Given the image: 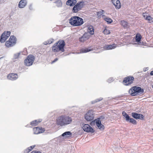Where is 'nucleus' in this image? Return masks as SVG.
Segmentation results:
<instances>
[{"label": "nucleus", "mask_w": 153, "mask_h": 153, "mask_svg": "<svg viewBox=\"0 0 153 153\" xmlns=\"http://www.w3.org/2000/svg\"><path fill=\"white\" fill-rule=\"evenodd\" d=\"M132 117L135 119H139L140 120H143L144 117L141 114H138L136 112H132L131 113Z\"/></svg>", "instance_id": "f8f14e48"}, {"label": "nucleus", "mask_w": 153, "mask_h": 153, "mask_svg": "<svg viewBox=\"0 0 153 153\" xmlns=\"http://www.w3.org/2000/svg\"><path fill=\"white\" fill-rule=\"evenodd\" d=\"M55 3L56 4V6L58 7H61L62 6V3L61 0H57Z\"/></svg>", "instance_id": "cd10ccee"}, {"label": "nucleus", "mask_w": 153, "mask_h": 153, "mask_svg": "<svg viewBox=\"0 0 153 153\" xmlns=\"http://www.w3.org/2000/svg\"><path fill=\"white\" fill-rule=\"evenodd\" d=\"M114 79L112 77H110L107 80V81L108 83H110L113 81Z\"/></svg>", "instance_id": "79ce46f5"}, {"label": "nucleus", "mask_w": 153, "mask_h": 153, "mask_svg": "<svg viewBox=\"0 0 153 153\" xmlns=\"http://www.w3.org/2000/svg\"><path fill=\"white\" fill-rule=\"evenodd\" d=\"M121 23L122 25L124 28L126 29L128 28V23L127 22L124 20H122Z\"/></svg>", "instance_id": "bb28decb"}, {"label": "nucleus", "mask_w": 153, "mask_h": 153, "mask_svg": "<svg viewBox=\"0 0 153 153\" xmlns=\"http://www.w3.org/2000/svg\"><path fill=\"white\" fill-rule=\"evenodd\" d=\"M58 59L57 58H55L51 62V64H53L57 61L58 60Z\"/></svg>", "instance_id": "a18cd8bd"}, {"label": "nucleus", "mask_w": 153, "mask_h": 153, "mask_svg": "<svg viewBox=\"0 0 153 153\" xmlns=\"http://www.w3.org/2000/svg\"><path fill=\"white\" fill-rule=\"evenodd\" d=\"M111 2L115 6V8L118 9L121 7V3L119 0H111Z\"/></svg>", "instance_id": "dca6fc26"}, {"label": "nucleus", "mask_w": 153, "mask_h": 153, "mask_svg": "<svg viewBox=\"0 0 153 153\" xmlns=\"http://www.w3.org/2000/svg\"><path fill=\"white\" fill-rule=\"evenodd\" d=\"M64 116L65 126L70 124L72 121L71 117L66 115H64Z\"/></svg>", "instance_id": "f3484780"}, {"label": "nucleus", "mask_w": 153, "mask_h": 153, "mask_svg": "<svg viewBox=\"0 0 153 153\" xmlns=\"http://www.w3.org/2000/svg\"><path fill=\"white\" fill-rule=\"evenodd\" d=\"M122 115L125 117V120L128 122H129L134 125L137 124L136 121L133 118L130 117L128 114H127L125 111L122 112Z\"/></svg>", "instance_id": "39448f33"}, {"label": "nucleus", "mask_w": 153, "mask_h": 153, "mask_svg": "<svg viewBox=\"0 0 153 153\" xmlns=\"http://www.w3.org/2000/svg\"><path fill=\"white\" fill-rule=\"evenodd\" d=\"M38 130H39V131H38V133H41L45 131V130H44V128H39Z\"/></svg>", "instance_id": "ea45409f"}, {"label": "nucleus", "mask_w": 153, "mask_h": 153, "mask_svg": "<svg viewBox=\"0 0 153 153\" xmlns=\"http://www.w3.org/2000/svg\"><path fill=\"white\" fill-rule=\"evenodd\" d=\"M2 58V57L0 58V59H1V58Z\"/></svg>", "instance_id": "603ef678"}, {"label": "nucleus", "mask_w": 153, "mask_h": 153, "mask_svg": "<svg viewBox=\"0 0 153 153\" xmlns=\"http://www.w3.org/2000/svg\"><path fill=\"white\" fill-rule=\"evenodd\" d=\"M150 74L151 76H153V71H151V72L150 73Z\"/></svg>", "instance_id": "8fccbe9b"}, {"label": "nucleus", "mask_w": 153, "mask_h": 153, "mask_svg": "<svg viewBox=\"0 0 153 153\" xmlns=\"http://www.w3.org/2000/svg\"><path fill=\"white\" fill-rule=\"evenodd\" d=\"M27 4L26 0H21L19 3L18 7L19 8H23Z\"/></svg>", "instance_id": "6ab92c4d"}, {"label": "nucleus", "mask_w": 153, "mask_h": 153, "mask_svg": "<svg viewBox=\"0 0 153 153\" xmlns=\"http://www.w3.org/2000/svg\"><path fill=\"white\" fill-rule=\"evenodd\" d=\"M87 31L90 35H92L94 34V29L93 27L91 25L88 26Z\"/></svg>", "instance_id": "5701e85b"}, {"label": "nucleus", "mask_w": 153, "mask_h": 153, "mask_svg": "<svg viewBox=\"0 0 153 153\" xmlns=\"http://www.w3.org/2000/svg\"><path fill=\"white\" fill-rule=\"evenodd\" d=\"M103 33L107 35L109 34L110 32L109 30L105 28L103 30Z\"/></svg>", "instance_id": "4c0bfd02"}, {"label": "nucleus", "mask_w": 153, "mask_h": 153, "mask_svg": "<svg viewBox=\"0 0 153 153\" xmlns=\"http://www.w3.org/2000/svg\"><path fill=\"white\" fill-rule=\"evenodd\" d=\"M15 45V41L13 42L10 41V40L7 41L5 42V45L7 47L9 48L14 46Z\"/></svg>", "instance_id": "aec40b11"}, {"label": "nucleus", "mask_w": 153, "mask_h": 153, "mask_svg": "<svg viewBox=\"0 0 153 153\" xmlns=\"http://www.w3.org/2000/svg\"><path fill=\"white\" fill-rule=\"evenodd\" d=\"M104 20L107 22L108 24H111L113 21L111 19L108 17L104 18Z\"/></svg>", "instance_id": "c756f323"}, {"label": "nucleus", "mask_w": 153, "mask_h": 153, "mask_svg": "<svg viewBox=\"0 0 153 153\" xmlns=\"http://www.w3.org/2000/svg\"><path fill=\"white\" fill-rule=\"evenodd\" d=\"M39 127H35L33 128V131H34V134H40V133H38V131H39Z\"/></svg>", "instance_id": "f704fd0d"}, {"label": "nucleus", "mask_w": 153, "mask_h": 153, "mask_svg": "<svg viewBox=\"0 0 153 153\" xmlns=\"http://www.w3.org/2000/svg\"><path fill=\"white\" fill-rule=\"evenodd\" d=\"M95 49V48L94 47L92 46H91L86 48L81 49L80 50V52L81 53H86L94 50Z\"/></svg>", "instance_id": "2eb2a0df"}, {"label": "nucleus", "mask_w": 153, "mask_h": 153, "mask_svg": "<svg viewBox=\"0 0 153 153\" xmlns=\"http://www.w3.org/2000/svg\"><path fill=\"white\" fill-rule=\"evenodd\" d=\"M70 24L73 26H79L82 25L84 23L83 19L79 16H72L69 19Z\"/></svg>", "instance_id": "f03ea898"}, {"label": "nucleus", "mask_w": 153, "mask_h": 153, "mask_svg": "<svg viewBox=\"0 0 153 153\" xmlns=\"http://www.w3.org/2000/svg\"><path fill=\"white\" fill-rule=\"evenodd\" d=\"M87 40L85 38V37L82 35V36L79 38V40L81 42H84Z\"/></svg>", "instance_id": "72a5a7b5"}, {"label": "nucleus", "mask_w": 153, "mask_h": 153, "mask_svg": "<svg viewBox=\"0 0 153 153\" xmlns=\"http://www.w3.org/2000/svg\"><path fill=\"white\" fill-rule=\"evenodd\" d=\"M30 153H42V152L39 151L37 150H34L31 152Z\"/></svg>", "instance_id": "c03bdc74"}, {"label": "nucleus", "mask_w": 153, "mask_h": 153, "mask_svg": "<svg viewBox=\"0 0 153 153\" xmlns=\"http://www.w3.org/2000/svg\"><path fill=\"white\" fill-rule=\"evenodd\" d=\"M56 124L61 126H65L64 115L60 116L58 117L56 120Z\"/></svg>", "instance_id": "9b49d317"}, {"label": "nucleus", "mask_w": 153, "mask_h": 153, "mask_svg": "<svg viewBox=\"0 0 153 153\" xmlns=\"http://www.w3.org/2000/svg\"><path fill=\"white\" fill-rule=\"evenodd\" d=\"M54 41V39H51L48 40V42H46L45 44H50L52 43H53Z\"/></svg>", "instance_id": "58836bf2"}, {"label": "nucleus", "mask_w": 153, "mask_h": 153, "mask_svg": "<svg viewBox=\"0 0 153 153\" xmlns=\"http://www.w3.org/2000/svg\"><path fill=\"white\" fill-rule=\"evenodd\" d=\"M105 16V15H102V17H104Z\"/></svg>", "instance_id": "3c124183"}, {"label": "nucleus", "mask_w": 153, "mask_h": 153, "mask_svg": "<svg viewBox=\"0 0 153 153\" xmlns=\"http://www.w3.org/2000/svg\"><path fill=\"white\" fill-rule=\"evenodd\" d=\"M83 36H84L85 38V39L87 40L90 37V34L89 33H88L85 32L83 35Z\"/></svg>", "instance_id": "473e14b6"}, {"label": "nucleus", "mask_w": 153, "mask_h": 153, "mask_svg": "<svg viewBox=\"0 0 153 153\" xmlns=\"http://www.w3.org/2000/svg\"><path fill=\"white\" fill-rule=\"evenodd\" d=\"M42 121V120L39 119L38 120H35L30 122V125L32 126H36L39 123H40Z\"/></svg>", "instance_id": "393cba45"}, {"label": "nucleus", "mask_w": 153, "mask_h": 153, "mask_svg": "<svg viewBox=\"0 0 153 153\" xmlns=\"http://www.w3.org/2000/svg\"><path fill=\"white\" fill-rule=\"evenodd\" d=\"M79 10L78 9L77 6L75 5L72 9V11L73 13H77Z\"/></svg>", "instance_id": "2f4dec72"}, {"label": "nucleus", "mask_w": 153, "mask_h": 153, "mask_svg": "<svg viewBox=\"0 0 153 153\" xmlns=\"http://www.w3.org/2000/svg\"><path fill=\"white\" fill-rule=\"evenodd\" d=\"M31 151V150L30 148H29V147H28L27 149H25L24 151V153H28L29 152Z\"/></svg>", "instance_id": "a19ab883"}, {"label": "nucleus", "mask_w": 153, "mask_h": 153, "mask_svg": "<svg viewBox=\"0 0 153 153\" xmlns=\"http://www.w3.org/2000/svg\"><path fill=\"white\" fill-rule=\"evenodd\" d=\"M134 79L133 76H129L124 78L123 82L125 85L128 86L133 83Z\"/></svg>", "instance_id": "423d86ee"}, {"label": "nucleus", "mask_w": 153, "mask_h": 153, "mask_svg": "<svg viewBox=\"0 0 153 153\" xmlns=\"http://www.w3.org/2000/svg\"><path fill=\"white\" fill-rule=\"evenodd\" d=\"M7 79L9 80L14 81L16 80L18 77L17 74H10L7 76Z\"/></svg>", "instance_id": "ddd939ff"}, {"label": "nucleus", "mask_w": 153, "mask_h": 153, "mask_svg": "<svg viewBox=\"0 0 153 153\" xmlns=\"http://www.w3.org/2000/svg\"><path fill=\"white\" fill-rule=\"evenodd\" d=\"M152 130H153V128L152 129Z\"/></svg>", "instance_id": "5fc2aeb1"}, {"label": "nucleus", "mask_w": 153, "mask_h": 153, "mask_svg": "<svg viewBox=\"0 0 153 153\" xmlns=\"http://www.w3.org/2000/svg\"><path fill=\"white\" fill-rule=\"evenodd\" d=\"M104 12V11L103 10H101V11L96 12L97 15L98 16L97 17L98 18H100L101 16L102 15L103 13V12Z\"/></svg>", "instance_id": "c85d7f7f"}, {"label": "nucleus", "mask_w": 153, "mask_h": 153, "mask_svg": "<svg viewBox=\"0 0 153 153\" xmlns=\"http://www.w3.org/2000/svg\"><path fill=\"white\" fill-rule=\"evenodd\" d=\"M84 5V2L83 1H80L75 4L79 10L83 7Z\"/></svg>", "instance_id": "b1692460"}, {"label": "nucleus", "mask_w": 153, "mask_h": 153, "mask_svg": "<svg viewBox=\"0 0 153 153\" xmlns=\"http://www.w3.org/2000/svg\"><path fill=\"white\" fill-rule=\"evenodd\" d=\"M72 133L70 131H67L63 133L61 136L65 137H70Z\"/></svg>", "instance_id": "a878e982"}, {"label": "nucleus", "mask_w": 153, "mask_h": 153, "mask_svg": "<svg viewBox=\"0 0 153 153\" xmlns=\"http://www.w3.org/2000/svg\"><path fill=\"white\" fill-rule=\"evenodd\" d=\"M117 47V45L115 44L110 45H106L104 46V49L105 50H109L114 49Z\"/></svg>", "instance_id": "a211bd4d"}, {"label": "nucleus", "mask_w": 153, "mask_h": 153, "mask_svg": "<svg viewBox=\"0 0 153 153\" xmlns=\"http://www.w3.org/2000/svg\"><path fill=\"white\" fill-rule=\"evenodd\" d=\"M65 45L64 40H59L55 43L52 46V50L54 52H59V51L63 52L65 51L64 47Z\"/></svg>", "instance_id": "f257e3e1"}, {"label": "nucleus", "mask_w": 153, "mask_h": 153, "mask_svg": "<svg viewBox=\"0 0 153 153\" xmlns=\"http://www.w3.org/2000/svg\"><path fill=\"white\" fill-rule=\"evenodd\" d=\"M152 88H153V85H152Z\"/></svg>", "instance_id": "864d4df0"}, {"label": "nucleus", "mask_w": 153, "mask_h": 153, "mask_svg": "<svg viewBox=\"0 0 153 153\" xmlns=\"http://www.w3.org/2000/svg\"><path fill=\"white\" fill-rule=\"evenodd\" d=\"M148 68H144V69H143V71H147L148 70Z\"/></svg>", "instance_id": "09e8293b"}, {"label": "nucleus", "mask_w": 153, "mask_h": 153, "mask_svg": "<svg viewBox=\"0 0 153 153\" xmlns=\"http://www.w3.org/2000/svg\"><path fill=\"white\" fill-rule=\"evenodd\" d=\"M35 57L32 54L28 55L24 60L25 65L29 66L32 65L35 60Z\"/></svg>", "instance_id": "20e7f679"}, {"label": "nucleus", "mask_w": 153, "mask_h": 153, "mask_svg": "<svg viewBox=\"0 0 153 153\" xmlns=\"http://www.w3.org/2000/svg\"><path fill=\"white\" fill-rule=\"evenodd\" d=\"M105 118L104 116H101L96 119V125L98 128L100 130H103L104 129V126L102 124L101 121L104 119Z\"/></svg>", "instance_id": "0eeeda50"}, {"label": "nucleus", "mask_w": 153, "mask_h": 153, "mask_svg": "<svg viewBox=\"0 0 153 153\" xmlns=\"http://www.w3.org/2000/svg\"><path fill=\"white\" fill-rule=\"evenodd\" d=\"M82 125V128L85 131L92 133L94 132L95 131L93 128L89 124L83 123Z\"/></svg>", "instance_id": "1a4fd4ad"}, {"label": "nucleus", "mask_w": 153, "mask_h": 153, "mask_svg": "<svg viewBox=\"0 0 153 153\" xmlns=\"http://www.w3.org/2000/svg\"><path fill=\"white\" fill-rule=\"evenodd\" d=\"M103 99L102 98H100L99 99H97L95 100L91 101V103L93 104L102 100Z\"/></svg>", "instance_id": "c9c22d12"}, {"label": "nucleus", "mask_w": 153, "mask_h": 153, "mask_svg": "<svg viewBox=\"0 0 153 153\" xmlns=\"http://www.w3.org/2000/svg\"><path fill=\"white\" fill-rule=\"evenodd\" d=\"M35 145L31 146H30L29 147V148H30L31 151L35 147Z\"/></svg>", "instance_id": "49530a36"}, {"label": "nucleus", "mask_w": 153, "mask_h": 153, "mask_svg": "<svg viewBox=\"0 0 153 153\" xmlns=\"http://www.w3.org/2000/svg\"><path fill=\"white\" fill-rule=\"evenodd\" d=\"M144 13L143 14V16L144 19L146 20H147L148 22L150 23H153V18L151 17L150 16H147L144 15Z\"/></svg>", "instance_id": "412c9836"}, {"label": "nucleus", "mask_w": 153, "mask_h": 153, "mask_svg": "<svg viewBox=\"0 0 153 153\" xmlns=\"http://www.w3.org/2000/svg\"><path fill=\"white\" fill-rule=\"evenodd\" d=\"M20 52H19L15 54L13 56V59H16L18 58L20 55Z\"/></svg>", "instance_id": "e433bc0d"}, {"label": "nucleus", "mask_w": 153, "mask_h": 153, "mask_svg": "<svg viewBox=\"0 0 153 153\" xmlns=\"http://www.w3.org/2000/svg\"><path fill=\"white\" fill-rule=\"evenodd\" d=\"M144 92V89L137 86L132 87L128 91V93L132 96H137Z\"/></svg>", "instance_id": "7ed1b4c3"}, {"label": "nucleus", "mask_w": 153, "mask_h": 153, "mask_svg": "<svg viewBox=\"0 0 153 153\" xmlns=\"http://www.w3.org/2000/svg\"><path fill=\"white\" fill-rule=\"evenodd\" d=\"M29 8L30 10H32V5L31 4H30L29 6Z\"/></svg>", "instance_id": "de8ad7c7"}, {"label": "nucleus", "mask_w": 153, "mask_h": 153, "mask_svg": "<svg viewBox=\"0 0 153 153\" xmlns=\"http://www.w3.org/2000/svg\"><path fill=\"white\" fill-rule=\"evenodd\" d=\"M96 119L94 120L93 121V120L91 122V123H90V125H91V126H92V125H94L95 124V123H96Z\"/></svg>", "instance_id": "37998d69"}, {"label": "nucleus", "mask_w": 153, "mask_h": 153, "mask_svg": "<svg viewBox=\"0 0 153 153\" xmlns=\"http://www.w3.org/2000/svg\"><path fill=\"white\" fill-rule=\"evenodd\" d=\"M142 39V36L140 33H138L136 34L135 36V42H137V43L140 45H144V43L141 42V40Z\"/></svg>", "instance_id": "4468645a"}, {"label": "nucleus", "mask_w": 153, "mask_h": 153, "mask_svg": "<svg viewBox=\"0 0 153 153\" xmlns=\"http://www.w3.org/2000/svg\"><path fill=\"white\" fill-rule=\"evenodd\" d=\"M9 40H10V41L12 42H13L14 41H15V44L16 43V37L14 36L13 35L10 36Z\"/></svg>", "instance_id": "7c9ffc66"}, {"label": "nucleus", "mask_w": 153, "mask_h": 153, "mask_svg": "<svg viewBox=\"0 0 153 153\" xmlns=\"http://www.w3.org/2000/svg\"><path fill=\"white\" fill-rule=\"evenodd\" d=\"M10 31H4L1 34L0 38V42L4 43L10 36Z\"/></svg>", "instance_id": "6e6552de"}, {"label": "nucleus", "mask_w": 153, "mask_h": 153, "mask_svg": "<svg viewBox=\"0 0 153 153\" xmlns=\"http://www.w3.org/2000/svg\"><path fill=\"white\" fill-rule=\"evenodd\" d=\"M76 2V0H68L66 1V4L70 6H73L75 4Z\"/></svg>", "instance_id": "4be33fe9"}, {"label": "nucleus", "mask_w": 153, "mask_h": 153, "mask_svg": "<svg viewBox=\"0 0 153 153\" xmlns=\"http://www.w3.org/2000/svg\"><path fill=\"white\" fill-rule=\"evenodd\" d=\"M94 116L90 110L86 113L85 116V118L87 121H91L94 119Z\"/></svg>", "instance_id": "9d476101"}]
</instances>
